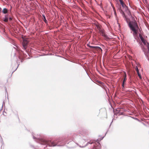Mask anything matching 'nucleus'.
<instances>
[{"label":"nucleus","instance_id":"f3484780","mask_svg":"<svg viewBox=\"0 0 149 149\" xmlns=\"http://www.w3.org/2000/svg\"><path fill=\"white\" fill-rule=\"evenodd\" d=\"M140 38L141 40H143V39H144L142 36H141V37H140Z\"/></svg>","mask_w":149,"mask_h":149},{"label":"nucleus","instance_id":"20e7f679","mask_svg":"<svg viewBox=\"0 0 149 149\" xmlns=\"http://www.w3.org/2000/svg\"><path fill=\"white\" fill-rule=\"evenodd\" d=\"M100 34L103 36L105 38H107V36L105 33L103 29L101 30L99 32Z\"/></svg>","mask_w":149,"mask_h":149},{"label":"nucleus","instance_id":"7ed1b4c3","mask_svg":"<svg viewBox=\"0 0 149 149\" xmlns=\"http://www.w3.org/2000/svg\"><path fill=\"white\" fill-rule=\"evenodd\" d=\"M29 40L28 38H26L23 40V46L24 49H26L27 44L29 42Z\"/></svg>","mask_w":149,"mask_h":149},{"label":"nucleus","instance_id":"f257e3e1","mask_svg":"<svg viewBox=\"0 0 149 149\" xmlns=\"http://www.w3.org/2000/svg\"><path fill=\"white\" fill-rule=\"evenodd\" d=\"M130 29L133 31V34L134 36H137L138 30L139 29L137 23L136 22H130L128 24Z\"/></svg>","mask_w":149,"mask_h":149},{"label":"nucleus","instance_id":"393cba45","mask_svg":"<svg viewBox=\"0 0 149 149\" xmlns=\"http://www.w3.org/2000/svg\"><path fill=\"white\" fill-rule=\"evenodd\" d=\"M143 52H144V49H143Z\"/></svg>","mask_w":149,"mask_h":149},{"label":"nucleus","instance_id":"f03ea898","mask_svg":"<svg viewBox=\"0 0 149 149\" xmlns=\"http://www.w3.org/2000/svg\"><path fill=\"white\" fill-rule=\"evenodd\" d=\"M41 143L42 144L48 145L50 146H54L56 145L54 142L50 141H47L45 139H42V140Z\"/></svg>","mask_w":149,"mask_h":149},{"label":"nucleus","instance_id":"aec40b11","mask_svg":"<svg viewBox=\"0 0 149 149\" xmlns=\"http://www.w3.org/2000/svg\"><path fill=\"white\" fill-rule=\"evenodd\" d=\"M12 18L11 17H9V20H10V21H11L12 20Z\"/></svg>","mask_w":149,"mask_h":149},{"label":"nucleus","instance_id":"2eb2a0df","mask_svg":"<svg viewBox=\"0 0 149 149\" xmlns=\"http://www.w3.org/2000/svg\"><path fill=\"white\" fill-rule=\"evenodd\" d=\"M147 47L148 49V51H149V43L148 42H147Z\"/></svg>","mask_w":149,"mask_h":149},{"label":"nucleus","instance_id":"dca6fc26","mask_svg":"<svg viewBox=\"0 0 149 149\" xmlns=\"http://www.w3.org/2000/svg\"><path fill=\"white\" fill-rule=\"evenodd\" d=\"M122 14H123V17L126 18V16L125 15V14L124 13V12Z\"/></svg>","mask_w":149,"mask_h":149},{"label":"nucleus","instance_id":"6e6552de","mask_svg":"<svg viewBox=\"0 0 149 149\" xmlns=\"http://www.w3.org/2000/svg\"><path fill=\"white\" fill-rule=\"evenodd\" d=\"M89 47L91 48H92V49H101V48L99 47L90 46Z\"/></svg>","mask_w":149,"mask_h":149},{"label":"nucleus","instance_id":"39448f33","mask_svg":"<svg viewBox=\"0 0 149 149\" xmlns=\"http://www.w3.org/2000/svg\"><path fill=\"white\" fill-rule=\"evenodd\" d=\"M123 77H124V79L123 81V83H122V86L123 87H124V85L125 84V82L126 80H127V78H126V74L125 73V74L123 76Z\"/></svg>","mask_w":149,"mask_h":149},{"label":"nucleus","instance_id":"4be33fe9","mask_svg":"<svg viewBox=\"0 0 149 149\" xmlns=\"http://www.w3.org/2000/svg\"><path fill=\"white\" fill-rule=\"evenodd\" d=\"M141 36H141V34H139V37L140 38V37H141Z\"/></svg>","mask_w":149,"mask_h":149},{"label":"nucleus","instance_id":"4468645a","mask_svg":"<svg viewBox=\"0 0 149 149\" xmlns=\"http://www.w3.org/2000/svg\"><path fill=\"white\" fill-rule=\"evenodd\" d=\"M141 41L144 45H146V41L145 40L143 39Z\"/></svg>","mask_w":149,"mask_h":149},{"label":"nucleus","instance_id":"9b49d317","mask_svg":"<svg viewBox=\"0 0 149 149\" xmlns=\"http://www.w3.org/2000/svg\"><path fill=\"white\" fill-rule=\"evenodd\" d=\"M119 1L120 2V4L122 5V6L123 7H124L125 5L123 0H119Z\"/></svg>","mask_w":149,"mask_h":149},{"label":"nucleus","instance_id":"b1692460","mask_svg":"<svg viewBox=\"0 0 149 149\" xmlns=\"http://www.w3.org/2000/svg\"><path fill=\"white\" fill-rule=\"evenodd\" d=\"M1 8L0 7V11H1Z\"/></svg>","mask_w":149,"mask_h":149},{"label":"nucleus","instance_id":"9d476101","mask_svg":"<svg viewBox=\"0 0 149 149\" xmlns=\"http://www.w3.org/2000/svg\"><path fill=\"white\" fill-rule=\"evenodd\" d=\"M8 10L6 8H4L3 9L2 12L4 14L7 13H8Z\"/></svg>","mask_w":149,"mask_h":149},{"label":"nucleus","instance_id":"f8f14e48","mask_svg":"<svg viewBox=\"0 0 149 149\" xmlns=\"http://www.w3.org/2000/svg\"><path fill=\"white\" fill-rule=\"evenodd\" d=\"M42 16H43L42 19H43V20L45 23H46V22H47V20H46V19L45 17V16H44V15H43Z\"/></svg>","mask_w":149,"mask_h":149},{"label":"nucleus","instance_id":"0eeeda50","mask_svg":"<svg viewBox=\"0 0 149 149\" xmlns=\"http://www.w3.org/2000/svg\"><path fill=\"white\" fill-rule=\"evenodd\" d=\"M136 72H137V73L138 74V76L140 78V79H142V78H141V75L140 74V73L139 72V69H138V68L137 67H136Z\"/></svg>","mask_w":149,"mask_h":149},{"label":"nucleus","instance_id":"ddd939ff","mask_svg":"<svg viewBox=\"0 0 149 149\" xmlns=\"http://www.w3.org/2000/svg\"><path fill=\"white\" fill-rule=\"evenodd\" d=\"M112 6L113 7V11L114 12V14H115V15L116 16V12L115 9V8L113 6Z\"/></svg>","mask_w":149,"mask_h":149},{"label":"nucleus","instance_id":"5701e85b","mask_svg":"<svg viewBox=\"0 0 149 149\" xmlns=\"http://www.w3.org/2000/svg\"><path fill=\"white\" fill-rule=\"evenodd\" d=\"M141 36H141V34H139V37L140 38V37H141Z\"/></svg>","mask_w":149,"mask_h":149},{"label":"nucleus","instance_id":"412c9836","mask_svg":"<svg viewBox=\"0 0 149 149\" xmlns=\"http://www.w3.org/2000/svg\"><path fill=\"white\" fill-rule=\"evenodd\" d=\"M0 140H1V141L2 140V138L0 136Z\"/></svg>","mask_w":149,"mask_h":149},{"label":"nucleus","instance_id":"a211bd4d","mask_svg":"<svg viewBox=\"0 0 149 149\" xmlns=\"http://www.w3.org/2000/svg\"><path fill=\"white\" fill-rule=\"evenodd\" d=\"M140 38L141 40H143V39H144L142 36H141V37H140Z\"/></svg>","mask_w":149,"mask_h":149},{"label":"nucleus","instance_id":"6ab92c4d","mask_svg":"<svg viewBox=\"0 0 149 149\" xmlns=\"http://www.w3.org/2000/svg\"><path fill=\"white\" fill-rule=\"evenodd\" d=\"M140 38L141 40H143V39H144L142 36H141V37H140Z\"/></svg>","mask_w":149,"mask_h":149},{"label":"nucleus","instance_id":"1a4fd4ad","mask_svg":"<svg viewBox=\"0 0 149 149\" xmlns=\"http://www.w3.org/2000/svg\"><path fill=\"white\" fill-rule=\"evenodd\" d=\"M8 15H5L4 18V21L5 22H7L8 21Z\"/></svg>","mask_w":149,"mask_h":149},{"label":"nucleus","instance_id":"423d86ee","mask_svg":"<svg viewBox=\"0 0 149 149\" xmlns=\"http://www.w3.org/2000/svg\"><path fill=\"white\" fill-rule=\"evenodd\" d=\"M96 27L97 28V29L99 31V32L101 31V30H102L103 29L102 28V26H101L99 25H97Z\"/></svg>","mask_w":149,"mask_h":149}]
</instances>
